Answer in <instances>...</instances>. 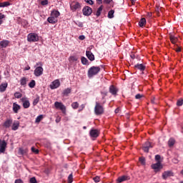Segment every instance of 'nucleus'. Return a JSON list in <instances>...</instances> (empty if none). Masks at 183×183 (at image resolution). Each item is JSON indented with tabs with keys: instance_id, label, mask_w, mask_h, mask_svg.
<instances>
[{
	"instance_id": "obj_1",
	"label": "nucleus",
	"mask_w": 183,
	"mask_h": 183,
	"mask_svg": "<svg viewBox=\"0 0 183 183\" xmlns=\"http://www.w3.org/2000/svg\"><path fill=\"white\" fill-rule=\"evenodd\" d=\"M105 112L104 106L99 102H96V105L94 107V114L95 115H103Z\"/></svg>"
},
{
	"instance_id": "obj_2",
	"label": "nucleus",
	"mask_w": 183,
	"mask_h": 183,
	"mask_svg": "<svg viewBox=\"0 0 183 183\" xmlns=\"http://www.w3.org/2000/svg\"><path fill=\"white\" fill-rule=\"evenodd\" d=\"M101 68L99 66H93L90 69H89L87 75L89 78H92L93 76H95V75H97V74H99Z\"/></svg>"
},
{
	"instance_id": "obj_3",
	"label": "nucleus",
	"mask_w": 183,
	"mask_h": 183,
	"mask_svg": "<svg viewBox=\"0 0 183 183\" xmlns=\"http://www.w3.org/2000/svg\"><path fill=\"white\" fill-rule=\"evenodd\" d=\"M28 42H38L39 41V36L36 33H29L27 36Z\"/></svg>"
},
{
	"instance_id": "obj_4",
	"label": "nucleus",
	"mask_w": 183,
	"mask_h": 183,
	"mask_svg": "<svg viewBox=\"0 0 183 183\" xmlns=\"http://www.w3.org/2000/svg\"><path fill=\"white\" fill-rule=\"evenodd\" d=\"M54 107L56 109H60L63 114H66V107L62 102H56Z\"/></svg>"
},
{
	"instance_id": "obj_5",
	"label": "nucleus",
	"mask_w": 183,
	"mask_h": 183,
	"mask_svg": "<svg viewBox=\"0 0 183 183\" xmlns=\"http://www.w3.org/2000/svg\"><path fill=\"white\" fill-rule=\"evenodd\" d=\"M81 9V4L78 1H72L71 4H70V9L73 11L75 12L76 9Z\"/></svg>"
},
{
	"instance_id": "obj_6",
	"label": "nucleus",
	"mask_w": 183,
	"mask_h": 183,
	"mask_svg": "<svg viewBox=\"0 0 183 183\" xmlns=\"http://www.w3.org/2000/svg\"><path fill=\"white\" fill-rule=\"evenodd\" d=\"M152 142H149V141H147V142H146L144 144H143V146H142V149H143V151L144 152H147V153H148V152H149V149L150 148H152Z\"/></svg>"
},
{
	"instance_id": "obj_7",
	"label": "nucleus",
	"mask_w": 183,
	"mask_h": 183,
	"mask_svg": "<svg viewBox=\"0 0 183 183\" xmlns=\"http://www.w3.org/2000/svg\"><path fill=\"white\" fill-rule=\"evenodd\" d=\"M83 15L85 16H89L92 14V8L86 6L82 9Z\"/></svg>"
},
{
	"instance_id": "obj_8",
	"label": "nucleus",
	"mask_w": 183,
	"mask_h": 183,
	"mask_svg": "<svg viewBox=\"0 0 183 183\" xmlns=\"http://www.w3.org/2000/svg\"><path fill=\"white\" fill-rule=\"evenodd\" d=\"M59 86H61V82L59 81V79L54 80L50 84L51 89H56V88H59Z\"/></svg>"
},
{
	"instance_id": "obj_9",
	"label": "nucleus",
	"mask_w": 183,
	"mask_h": 183,
	"mask_svg": "<svg viewBox=\"0 0 183 183\" xmlns=\"http://www.w3.org/2000/svg\"><path fill=\"white\" fill-rule=\"evenodd\" d=\"M44 74V68L42 66H38L34 70L35 76H41Z\"/></svg>"
},
{
	"instance_id": "obj_10",
	"label": "nucleus",
	"mask_w": 183,
	"mask_h": 183,
	"mask_svg": "<svg viewBox=\"0 0 183 183\" xmlns=\"http://www.w3.org/2000/svg\"><path fill=\"white\" fill-rule=\"evenodd\" d=\"M13 122H14V120L12 119H6L3 124V127L6 129L11 128Z\"/></svg>"
},
{
	"instance_id": "obj_11",
	"label": "nucleus",
	"mask_w": 183,
	"mask_h": 183,
	"mask_svg": "<svg viewBox=\"0 0 183 183\" xmlns=\"http://www.w3.org/2000/svg\"><path fill=\"white\" fill-rule=\"evenodd\" d=\"M152 168L154 169L155 172H158L160 169H162V165L161 162H157L156 164L152 165Z\"/></svg>"
},
{
	"instance_id": "obj_12",
	"label": "nucleus",
	"mask_w": 183,
	"mask_h": 183,
	"mask_svg": "<svg viewBox=\"0 0 183 183\" xmlns=\"http://www.w3.org/2000/svg\"><path fill=\"white\" fill-rule=\"evenodd\" d=\"M135 69H139L141 72H144L145 69H147V66L144 64H137L134 65Z\"/></svg>"
},
{
	"instance_id": "obj_13",
	"label": "nucleus",
	"mask_w": 183,
	"mask_h": 183,
	"mask_svg": "<svg viewBox=\"0 0 183 183\" xmlns=\"http://www.w3.org/2000/svg\"><path fill=\"white\" fill-rule=\"evenodd\" d=\"M90 136L92 138H98L99 137V131L98 129H91L89 132Z\"/></svg>"
},
{
	"instance_id": "obj_14",
	"label": "nucleus",
	"mask_w": 183,
	"mask_h": 183,
	"mask_svg": "<svg viewBox=\"0 0 183 183\" xmlns=\"http://www.w3.org/2000/svg\"><path fill=\"white\" fill-rule=\"evenodd\" d=\"M86 56L88 58V59H89V61H95V56L94 55V54L92 53L91 51H86Z\"/></svg>"
},
{
	"instance_id": "obj_15",
	"label": "nucleus",
	"mask_w": 183,
	"mask_h": 183,
	"mask_svg": "<svg viewBox=\"0 0 183 183\" xmlns=\"http://www.w3.org/2000/svg\"><path fill=\"white\" fill-rule=\"evenodd\" d=\"M129 179H130L129 176L124 175L118 177L117 181V183H121V182H124V181H128Z\"/></svg>"
},
{
	"instance_id": "obj_16",
	"label": "nucleus",
	"mask_w": 183,
	"mask_h": 183,
	"mask_svg": "<svg viewBox=\"0 0 183 183\" xmlns=\"http://www.w3.org/2000/svg\"><path fill=\"white\" fill-rule=\"evenodd\" d=\"M168 177H174V173L172 171H167L162 174L163 179H167Z\"/></svg>"
},
{
	"instance_id": "obj_17",
	"label": "nucleus",
	"mask_w": 183,
	"mask_h": 183,
	"mask_svg": "<svg viewBox=\"0 0 183 183\" xmlns=\"http://www.w3.org/2000/svg\"><path fill=\"white\" fill-rule=\"evenodd\" d=\"M6 142H5V140L2 141L1 144L0 145V153L1 154H4V152H5L6 149Z\"/></svg>"
},
{
	"instance_id": "obj_18",
	"label": "nucleus",
	"mask_w": 183,
	"mask_h": 183,
	"mask_svg": "<svg viewBox=\"0 0 183 183\" xmlns=\"http://www.w3.org/2000/svg\"><path fill=\"white\" fill-rule=\"evenodd\" d=\"M19 128V121H14L11 124V129L12 131H16Z\"/></svg>"
},
{
	"instance_id": "obj_19",
	"label": "nucleus",
	"mask_w": 183,
	"mask_h": 183,
	"mask_svg": "<svg viewBox=\"0 0 183 183\" xmlns=\"http://www.w3.org/2000/svg\"><path fill=\"white\" fill-rule=\"evenodd\" d=\"M109 91L110 94H112V95H116L118 92V89L114 85H111L109 86Z\"/></svg>"
},
{
	"instance_id": "obj_20",
	"label": "nucleus",
	"mask_w": 183,
	"mask_h": 183,
	"mask_svg": "<svg viewBox=\"0 0 183 183\" xmlns=\"http://www.w3.org/2000/svg\"><path fill=\"white\" fill-rule=\"evenodd\" d=\"M21 101L23 102V107L24 109H28L31 107V103H29V100H25V98H22Z\"/></svg>"
},
{
	"instance_id": "obj_21",
	"label": "nucleus",
	"mask_w": 183,
	"mask_h": 183,
	"mask_svg": "<svg viewBox=\"0 0 183 183\" xmlns=\"http://www.w3.org/2000/svg\"><path fill=\"white\" fill-rule=\"evenodd\" d=\"M21 109V106L16 103L13 104V111L14 114H18V111Z\"/></svg>"
},
{
	"instance_id": "obj_22",
	"label": "nucleus",
	"mask_w": 183,
	"mask_h": 183,
	"mask_svg": "<svg viewBox=\"0 0 183 183\" xmlns=\"http://www.w3.org/2000/svg\"><path fill=\"white\" fill-rule=\"evenodd\" d=\"M47 21L49 24H56L58 22V19L51 16L47 19Z\"/></svg>"
},
{
	"instance_id": "obj_23",
	"label": "nucleus",
	"mask_w": 183,
	"mask_h": 183,
	"mask_svg": "<svg viewBox=\"0 0 183 183\" xmlns=\"http://www.w3.org/2000/svg\"><path fill=\"white\" fill-rule=\"evenodd\" d=\"M6 88H8V83H2L0 85V92H5Z\"/></svg>"
},
{
	"instance_id": "obj_24",
	"label": "nucleus",
	"mask_w": 183,
	"mask_h": 183,
	"mask_svg": "<svg viewBox=\"0 0 183 183\" xmlns=\"http://www.w3.org/2000/svg\"><path fill=\"white\" fill-rule=\"evenodd\" d=\"M8 45H9V41H8V40H3V41H0V46L1 48H6V46H8Z\"/></svg>"
},
{
	"instance_id": "obj_25",
	"label": "nucleus",
	"mask_w": 183,
	"mask_h": 183,
	"mask_svg": "<svg viewBox=\"0 0 183 183\" xmlns=\"http://www.w3.org/2000/svg\"><path fill=\"white\" fill-rule=\"evenodd\" d=\"M71 91L72 89L71 88L65 89L62 92L63 97H68L69 94H71Z\"/></svg>"
},
{
	"instance_id": "obj_26",
	"label": "nucleus",
	"mask_w": 183,
	"mask_h": 183,
	"mask_svg": "<svg viewBox=\"0 0 183 183\" xmlns=\"http://www.w3.org/2000/svg\"><path fill=\"white\" fill-rule=\"evenodd\" d=\"M169 39H170L172 44H177V42L178 41V38H177L176 36H174L172 34H171L169 36Z\"/></svg>"
},
{
	"instance_id": "obj_27",
	"label": "nucleus",
	"mask_w": 183,
	"mask_h": 183,
	"mask_svg": "<svg viewBox=\"0 0 183 183\" xmlns=\"http://www.w3.org/2000/svg\"><path fill=\"white\" fill-rule=\"evenodd\" d=\"M147 24V19L145 18H142L140 21H139V26L142 28L144 25H146Z\"/></svg>"
},
{
	"instance_id": "obj_28",
	"label": "nucleus",
	"mask_w": 183,
	"mask_h": 183,
	"mask_svg": "<svg viewBox=\"0 0 183 183\" xmlns=\"http://www.w3.org/2000/svg\"><path fill=\"white\" fill-rule=\"evenodd\" d=\"M11 5V3L9 1H4L0 3V8H6L7 6H9Z\"/></svg>"
},
{
	"instance_id": "obj_29",
	"label": "nucleus",
	"mask_w": 183,
	"mask_h": 183,
	"mask_svg": "<svg viewBox=\"0 0 183 183\" xmlns=\"http://www.w3.org/2000/svg\"><path fill=\"white\" fill-rule=\"evenodd\" d=\"M59 15H61V13H59L58 11L54 10L51 12V16H53L54 18H55L56 19V18H58V16H59Z\"/></svg>"
},
{
	"instance_id": "obj_30",
	"label": "nucleus",
	"mask_w": 183,
	"mask_h": 183,
	"mask_svg": "<svg viewBox=\"0 0 183 183\" xmlns=\"http://www.w3.org/2000/svg\"><path fill=\"white\" fill-rule=\"evenodd\" d=\"M168 145L171 148L173 145H175V139L170 138L168 141Z\"/></svg>"
},
{
	"instance_id": "obj_31",
	"label": "nucleus",
	"mask_w": 183,
	"mask_h": 183,
	"mask_svg": "<svg viewBox=\"0 0 183 183\" xmlns=\"http://www.w3.org/2000/svg\"><path fill=\"white\" fill-rule=\"evenodd\" d=\"M81 61L83 65H89V61L87 60L86 57L82 56L81 58Z\"/></svg>"
},
{
	"instance_id": "obj_32",
	"label": "nucleus",
	"mask_w": 183,
	"mask_h": 183,
	"mask_svg": "<svg viewBox=\"0 0 183 183\" xmlns=\"http://www.w3.org/2000/svg\"><path fill=\"white\" fill-rule=\"evenodd\" d=\"M42 119H44V115L40 114L36 118V120H35L36 124H39V122H41Z\"/></svg>"
},
{
	"instance_id": "obj_33",
	"label": "nucleus",
	"mask_w": 183,
	"mask_h": 183,
	"mask_svg": "<svg viewBox=\"0 0 183 183\" xmlns=\"http://www.w3.org/2000/svg\"><path fill=\"white\" fill-rule=\"evenodd\" d=\"M101 95H102V99H105V97H107L108 96V91L107 90H104V91H102L100 92Z\"/></svg>"
},
{
	"instance_id": "obj_34",
	"label": "nucleus",
	"mask_w": 183,
	"mask_h": 183,
	"mask_svg": "<svg viewBox=\"0 0 183 183\" xmlns=\"http://www.w3.org/2000/svg\"><path fill=\"white\" fill-rule=\"evenodd\" d=\"M103 8H104L103 6H100L99 7V9H97V11L96 12V16H101V12H102Z\"/></svg>"
},
{
	"instance_id": "obj_35",
	"label": "nucleus",
	"mask_w": 183,
	"mask_h": 183,
	"mask_svg": "<svg viewBox=\"0 0 183 183\" xmlns=\"http://www.w3.org/2000/svg\"><path fill=\"white\" fill-rule=\"evenodd\" d=\"M20 84L21 86H25L26 85V77H22L20 80Z\"/></svg>"
},
{
	"instance_id": "obj_36",
	"label": "nucleus",
	"mask_w": 183,
	"mask_h": 183,
	"mask_svg": "<svg viewBox=\"0 0 183 183\" xmlns=\"http://www.w3.org/2000/svg\"><path fill=\"white\" fill-rule=\"evenodd\" d=\"M40 97L39 95L36 96V98L34 99L33 101V105L34 107L36 106L38 104V102H39Z\"/></svg>"
},
{
	"instance_id": "obj_37",
	"label": "nucleus",
	"mask_w": 183,
	"mask_h": 183,
	"mask_svg": "<svg viewBox=\"0 0 183 183\" xmlns=\"http://www.w3.org/2000/svg\"><path fill=\"white\" fill-rule=\"evenodd\" d=\"M79 107V104L76 102H73L71 104V107L73 108V109H78Z\"/></svg>"
},
{
	"instance_id": "obj_38",
	"label": "nucleus",
	"mask_w": 183,
	"mask_h": 183,
	"mask_svg": "<svg viewBox=\"0 0 183 183\" xmlns=\"http://www.w3.org/2000/svg\"><path fill=\"white\" fill-rule=\"evenodd\" d=\"M115 13V11L114 10H110L108 12V18H109L110 19H112V18H114V14Z\"/></svg>"
},
{
	"instance_id": "obj_39",
	"label": "nucleus",
	"mask_w": 183,
	"mask_h": 183,
	"mask_svg": "<svg viewBox=\"0 0 183 183\" xmlns=\"http://www.w3.org/2000/svg\"><path fill=\"white\" fill-rule=\"evenodd\" d=\"M35 85H36V83L35 82V80H31L30 83L29 84V88H35Z\"/></svg>"
},
{
	"instance_id": "obj_40",
	"label": "nucleus",
	"mask_w": 183,
	"mask_h": 183,
	"mask_svg": "<svg viewBox=\"0 0 183 183\" xmlns=\"http://www.w3.org/2000/svg\"><path fill=\"white\" fill-rule=\"evenodd\" d=\"M15 98H17L19 99V98H22V94H21L19 92H16L14 93Z\"/></svg>"
},
{
	"instance_id": "obj_41",
	"label": "nucleus",
	"mask_w": 183,
	"mask_h": 183,
	"mask_svg": "<svg viewBox=\"0 0 183 183\" xmlns=\"http://www.w3.org/2000/svg\"><path fill=\"white\" fill-rule=\"evenodd\" d=\"M182 104H183L182 99H179V100H177V107H182Z\"/></svg>"
},
{
	"instance_id": "obj_42",
	"label": "nucleus",
	"mask_w": 183,
	"mask_h": 183,
	"mask_svg": "<svg viewBox=\"0 0 183 183\" xmlns=\"http://www.w3.org/2000/svg\"><path fill=\"white\" fill-rule=\"evenodd\" d=\"M73 179L72 174H70L68 177V183H72Z\"/></svg>"
},
{
	"instance_id": "obj_43",
	"label": "nucleus",
	"mask_w": 183,
	"mask_h": 183,
	"mask_svg": "<svg viewBox=\"0 0 183 183\" xmlns=\"http://www.w3.org/2000/svg\"><path fill=\"white\" fill-rule=\"evenodd\" d=\"M155 161H157V162H161V155L157 154L155 156Z\"/></svg>"
},
{
	"instance_id": "obj_44",
	"label": "nucleus",
	"mask_w": 183,
	"mask_h": 183,
	"mask_svg": "<svg viewBox=\"0 0 183 183\" xmlns=\"http://www.w3.org/2000/svg\"><path fill=\"white\" fill-rule=\"evenodd\" d=\"M31 151L34 153V154H39V150L38 149H36L35 147H31Z\"/></svg>"
},
{
	"instance_id": "obj_45",
	"label": "nucleus",
	"mask_w": 183,
	"mask_h": 183,
	"mask_svg": "<svg viewBox=\"0 0 183 183\" xmlns=\"http://www.w3.org/2000/svg\"><path fill=\"white\" fill-rule=\"evenodd\" d=\"M139 161L141 162L142 165H145V158L139 157Z\"/></svg>"
},
{
	"instance_id": "obj_46",
	"label": "nucleus",
	"mask_w": 183,
	"mask_h": 183,
	"mask_svg": "<svg viewBox=\"0 0 183 183\" xmlns=\"http://www.w3.org/2000/svg\"><path fill=\"white\" fill-rule=\"evenodd\" d=\"M70 61H72L73 62L76 61H78V58H76V56H70Z\"/></svg>"
},
{
	"instance_id": "obj_47",
	"label": "nucleus",
	"mask_w": 183,
	"mask_h": 183,
	"mask_svg": "<svg viewBox=\"0 0 183 183\" xmlns=\"http://www.w3.org/2000/svg\"><path fill=\"white\" fill-rule=\"evenodd\" d=\"M30 183H37L36 179L35 177H31L29 180Z\"/></svg>"
},
{
	"instance_id": "obj_48",
	"label": "nucleus",
	"mask_w": 183,
	"mask_h": 183,
	"mask_svg": "<svg viewBox=\"0 0 183 183\" xmlns=\"http://www.w3.org/2000/svg\"><path fill=\"white\" fill-rule=\"evenodd\" d=\"M142 97H144L143 95H142L141 94H137L135 96L136 99H141V98H142Z\"/></svg>"
},
{
	"instance_id": "obj_49",
	"label": "nucleus",
	"mask_w": 183,
	"mask_h": 183,
	"mask_svg": "<svg viewBox=\"0 0 183 183\" xmlns=\"http://www.w3.org/2000/svg\"><path fill=\"white\" fill-rule=\"evenodd\" d=\"M89 5H94V1L92 0H84Z\"/></svg>"
},
{
	"instance_id": "obj_50",
	"label": "nucleus",
	"mask_w": 183,
	"mask_h": 183,
	"mask_svg": "<svg viewBox=\"0 0 183 183\" xmlns=\"http://www.w3.org/2000/svg\"><path fill=\"white\" fill-rule=\"evenodd\" d=\"M41 4L43 5V6L44 5H48V0L41 1Z\"/></svg>"
},
{
	"instance_id": "obj_51",
	"label": "nucleus",
	"mask_w": 183,
	"mask_h": 183,
	"mask_svg": "<svg viewBox=\"0 0 183 183\" xmlns=\"http://www.w3.org/2000/svg\"><path fill=\"white\" fill-rule=\"evenodd\" d=\"M14 183H24V181L21 179H17L15 180Z\"/></svg>"
},
{
	"instance_id": "obj_52",
	"label": "nucleus",
	"mask_w": 183,
	"mask_h": 183,
	"mask_svg": "<svg viewBox=\"0 0 183 183\" xmlns=\"http://www.w3.org/2000/svg\"><path fill=\"white\" fill-rule=\"evenodd\" d=\"M94 182H99V177H94Z\"/></svg>"
},
{
	"instance_id": "obj_53",
	"label": "nucleus",
	"mask_w": 183,
	"mask_h": 183,
	"mask_svg": "<svg viewBox=\"0 0 183 183\" xmlns=\"http://www.w3.org/2000/svg\"><path fill=\"white\" fill-rule=\"evenodd\" d=\"M176 52H181V47L177 46L175 49Z\"/></svg>"
},
{
	"instance_id": "obj_54",
	"label": "nucleus",
	"mask_w": 183,
	"mask_h": 183,
	"mask_svg": "<svg viewBox=\"0 0 183 183\" xmlns=\"http://www.w3.org/2000/svg\"><path fill=\"white\" fill-rule=\"evenodd\" d=\"M79 39H80V41H84V39H85V36H84V35L79 36Z\"/></svg>"
},
{
	"instance_id": "obj_55",
	"label": "nucleus",
	"mask_w": 183,
	"mask_h": 183,
	"mask_svg": "<svg viewBox=\"0 0 183 183\" xmlns=\"http://www.w3.org/2000/svg\"><path fill=\"white\" fill-rule=\"evenodd\" d=\"M4 18H5V15L0 12V20L4 19Z\"/></svg>"
},
{
	"instance_id": "obj_56",
	"label": "nucleus",
	"mask_w": 183,
	"mask_h": 183,
	"mask_svg": "<svg viewBox=\"0 0 183 183\" xmlns=\"http://www.w3.org/2000/svg\"><path fill=\"white\" fill-rule=\"evenodd\" d=\"M111 1L112 0H104V4H111Z\"/></svg>"
},
{
	"instance_id": "obj_57",
	"label": "nucleus",
	"mask_w": 183,
	"mask_h": 183,
	"mask_svg": "<svg viewBox=\"0 0 183 183\" xmlns=\"http://www.w3.org/2000/svg\"><path fill=\"white\" fill-rule=\"evenodd\" d=\"M19 152L21 155H24V150L22 149H19Z\"/></svg>"
},
{
	"instance_id": "obj_58",
	"label": "nucleus",
	"mask_w": 183,
	"mask_h": 183,
	"mask_svg": "<svg viewBox=\"0 0 183 183\" xmlns=\"http://www.w3.org/2000/svg\"><path fill=\"white\" fill-rule=\"evenodd\" d=\"M115 114H118L119 112V108H117L114 111Z\"/></svg>"
},
{
	"instance_id": "obj_59",
	"label": "nucleus",
	"mask_w": 183,
	"mask_h": 183,
	"mask_svg": "<svg viewBox=\"0 0 183 183\" xmlns=\"http://www.w3.org/2000/svg\"><path fill=\"white\" fill-rule=\"evenodd\" d=\"M152 104H155V97H153L151 100Z\"/></svg>"
},
{
	"instance_id": "obj_60",
	"label": "nucleus",
	"mask_w": 183,
	"mask_h": 183,
	"mask_svg": "<svg viewBox=\"0 0 183 183\" xmlns=\"http://www.w3.org/2000/svg\"><path fill=\"white\" fill-rule=\"evenodd\" d=\"M78 26H79V28H82V26H84V24L82 23H79Z\"/></svg>"
},
{
	"instance_id": "obj_61",
	"label": "nucleus",
	"mask_w": 183,
	"mask_h": 183,
	"mask_svg": "<svg viewBox=\"0 0 183 183\" xmlns=\"http://www.w3.org/2000/svg\"><path fill=\"white\" fill-rule=\"evenodd\" d=\"M132 5H135V2H137V0H130Z\"/></svg>"
},
{
	"instance_id": "obj_62",
	"label": "nucleus",
	"mask_w": 183,
	"mask_h": 183,
	"mask_svg": "<svg viewBox=\"0 0 183 183\" xmlns=\"http://www.w3.org/2000/svg\"><path fill=\"white\" fill-rule=\"evenodd\" d=\"M147 16H149V18H151L152 16V13H148Z\"/></svg>"
},
{
	"instance_id": "obj_63",
	"label": "nucleus",
	"mask_w": 183,
	"mask_h": 183,
	"mask_svg": "<svg viewBox=\"0 0 183 183\" xmlns=\"http://www.w3.org/2000/svg\"><path fill=\"white\" fill-rule=\"evenodd\" d=\"M130 56H131L132 59H135V56H134V54H132V55H131Z\"/></svg>"
},
{
	"instance_id": "obj_64",
	"label": "nucleus",
	"mask_w": 183,
	"mask_h": 183,
	"mask_svg": "<svg viewBox=\"0 0 183 183\" xmlns=\"http://www.w3.org/2000/svg\"><path fill=\"white\" fill-rule=\"evenodd\" d=\"M81 107L82 108V109H84V108H85V104H81Z\"/></svg>"
}]
</instances>
